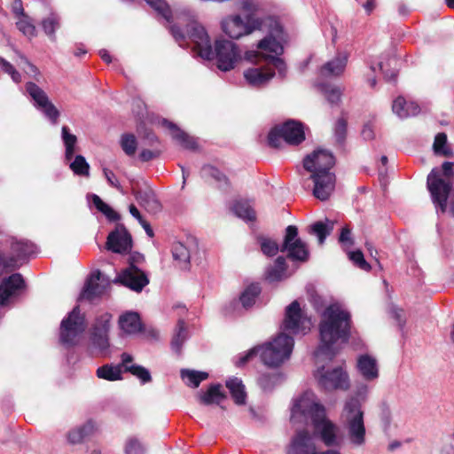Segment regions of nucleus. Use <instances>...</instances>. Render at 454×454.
Returning a JSON list of instances; mask_svg holds the SVG:
<instances>
[{
  "label": "nucleus",
  "instance_id": "1",
  "mask_svg": "<svg viewBox=\"0 0 454 454\" xmlns=\"http://www.w3.org/2000/svg\"><path fill=\"white\" fill-rule=\"evenodd\" d=\"M187 37L193 43V51L200 58L207 60L215 59L217 68L223 72L234 69L242 59L241 50L230 40H216L213 48L206 29L197 21H192L187 25Z\"/></svg>",
  "mask_w": 454,
  "mask_h": 454
},
{
  "label": "nucleus",
  "instance_id": "2",
  "mask_svg": "<svg viewBox=\"0 0 454 454\" xmlns=\"http://www.w3.org/2000/svg\"><path fill=\"white\" fill-rule=\"evenodd\" d=\"M293 423L312 424L315 434L328 447L340 446L341 438L338 436L339 428L325 417V410L317 403L312 391H305L294 403L291 411Z\"/></svg>",
  "mask_w": 454,
  "mask_h": 454
},
{
  "label": "nucleus",
  "instance_id": "3",
  "mask_svg": "<svg viewBox=\"0 0 454 454\" xmlns=\"http://www.w3.org/2000/svg\"><path fill=\"white\" fill-rule=\"evenodd\" d=\"M267 35L259 41L257 48L261 51H247L245 59L257 65L266 63L272 65L278 71V76L285 78L287 67L283 59L279 58L284 53L283 43L286 40V35L279 20L272 16L264 17L263 29Z\"/></svg>",
  "mask_w": 454,
  "mask_h": 454
},
{
  "label": "nucleus",
  "instance_id": "4",
  "mask_svg": "<svg viewBox=\"0 0 454 454\" xmlns=\"http://www.w3.org/2000/svg\"><path fill=\"white\" fill-rule=\"evenodd\" d=\"M320 345L314 352L318 357L325 356L332 360L337 351L333 345L338 341L347 342L350 337V314L338 304L328 306L322 314L319 324Z\"/></svg>",
  "mask_w": 454,
  "mask_h": 454
},
{
  "label": "nucleus",
  "instance_id": "5",
  "mask_svg": "<svg viewBox=\"0 0 454 454\" xmlns=\"http://www.w3.org/2000/svg\"><path fill=\"white\" fill-rule=\"evenodd\" d=\"M294 338L285 333H280L272 341L261 346H255L240 356L236 361V366L240 367L246 364L251 357L260 354L262 362L268 367H278L285 361L288 360L294 348Z\"/></svg>",
  "mask_w": 454,
  "mask_h": 454
},
{
  "label": "nucleus",
  "instance_id": "6",
  "mask_svg": "<svg viewBox=\"0 0 454 454\" xmlns=\"http://www.w3.org/2000/svg\"><path fill=\"white\" fill-rule=\"evenodd\" d=\"M257 242L262 254L269 257H272L281 251L286 253L288 259L304 262L309 256L307 245L298 237V228L295 225L286 227L281 247L275 240L265 236H258Z\"/></svg>",
  "mask_w": 454,
  "mask_h": 454
},
{
  "label": "nucleus",
  "instance_id": "7",
  "mask_svg": "<svg viewBox=\"0 0 454 454\" xmlns=\"http://www.w3.org/2000/svg\"><path fill=\"white\" fill-rule=\"evenodd\" d=\"M454 163L445 161L442 168H434L427 176V185L436 210L443 213L447 209V200L450 194Z\"/></svg>",
  "mask_w": 454,
  "mask_h": 454
},
{
  "label": "nucleus",
  "instance_id": "8",
  "mask_svg": "<svg viewBox=\"0 0 454 454\" xmlns=\"http://www.w3.org/2000/svg\"><path fill=\"white\" fill-rule=\"evenodd\" d=\"M343 412L348 442L354 447L364 446L366 442V429L361 403L356 398H350L346 402Z\"/></svg>",
  "mask_w": 454,
  "mask_h": 454
},
{
  "label": "nucleus",
  "instance_id": "9",
  "mask_svg": "<svg viewBox=\"0 0 454 454\" xmlns=\"http://www.w3.org/2000/svg\"><path fill=\"white\" fill-rule=\"evenodd\" d=\"M86 328L85 315L81 312L79 306H75L60 323L59 341L67 347L75 346Z\"/></svg>",
  "mask_w": 454,
  "mask_h": 454
},
{
  "label": "nucleus",
  "instance_id": "10",
  "mask_svg": "<svg viewBox=\"0 0 454 454\" xmlns=\"http://www.w3.org/2000/svg\"><path fill=\"white\" fill-rule=\"evenodd\" d=\"M282 140L291 145H298L305 140L304 128L301 122L288 120L281 125L275 126L268 135L270 147L279 148Z\"/></svg>",
  "mask_w": 454,
  "mask_h": 454
},
{
  "label": "nucleus",
  "instance_id": "11",
  "mask_svg": "<svg viewBox=\"0 0 454 454\" xmlns=\"http://www.w3.org/2000/svg\"><path fill=\"white\" fill-rule=\"evenodd\" d=\"M264 18L249 17L246 20L239 14L230 15L222 20L223 31L232 39H239L255 30L263 29Z\"/></svg>",
  "mask_w": 454,
  "mask_h": 454
},
{
  "label": "nucleus",
  "instance_id": "12",
  "mask_svg": "<svg viewBox=\"0 0 454 454\" xmlns=\"http://www.w3.org/2000/svg\"><path fill=\"white\" fill-rule=\"evenodd\" d=\"M310 327V319L301 311L300 303L294 301L286 309L282 329L293 334H306Z\"/></svg>",
  "mask_w": 454,
  "mask_h": 454
},
{
  "label": "nucleus",
  "instance_id": "13",
  "mask_svg": "<svg viewBox=\"0 0 454 454\" xmlns=\"http://www.w3.org/2000/svg\"><path fill=\"white\" fill-rule=\"evenodd\" d=\"M315 377L320 387L325 391L345 390L349 386L348 376L340 367L325 370V366H322L317 370Z\"/></svg>",
  "mask_w": 454,
  "mask_h": 454
},
{
  "label": "nucleus",
  "instance_id": "14",
  "mask_svg": "<svg viewBox=\"0 0 454 454\" xmlns=\"http://www.w3.org/2000/svg\"><path fill=\"white\" fill-rule=\"evenodd\" d=\"M114 283L121 284L136 293H141L149 284V278L144 270L134 264V262H131L116 276Z\"/></svg>",
  "mask_w": 454,
  "mask_h": 454
},
{
  "label": "nucleus",
  "instance_id": "15",
  "mask_svg": "<svg viewBox=\"0 0 454 454\" xmlns=\"http://www.w3.org/2000/svg\"><path fill=\"white\" fill-rule=\"evenodd\" d=\"M26 90L33 99L34 106L41 111L53 125L57 124L59 117V112L50 101L45 91L32 82H27Z\"/></svg>",
  "mask_w": 454,
  "mask_h": 454
},
{
  "label": "nucleus",
  "instance_id": "16",
  "mask_svg": "<svg viewBox=\"0 0 454 454\" xmlns=\"http://www.w3.org/2000/svg\"><path fill=\"white\" fill-rule=\"evenodd\" d=\"M112 315L103 313L96 317L90 330V341L95 348L105 351L109 348L108 333Z\"/></svg>",
  "mask_w": 454,
  "mask_h": 454
},
{
  "label": "nucleus",
  "instance_id": "17",
  "mask_svg": "<svg viewBox=\"0 0 454 454\" xmlns=\"http://www.w3.org/2000/svg\"><path fill=\"white\" fill-rule=\"evenodd\" d=\"M334 164V156L325 149H317L303 160L304 168L311 174L330 171Z\"/></svg>",
  "mask_w": 454,
  "mask_h": 454
},
{
  "label": "nucleus",
  "instance_id": "18",
  "mask_svg": "<svg viewBox=\"0 0 454 454\" xmlns=\"http://www.w3.org/2000/svg\"><path fill=\"white\" fill-rule=\"evenodd\" d=\"M316 435L298 430L286 448V454H317Z\"/></svg>",
  "mask_w": 454,
  "mask_h": 454
},
{
  "label": "nucleus",
  "instance_id": "19",
  "mask_svg": "<svg viewBox=\"0 0 454 454\" xmlns=\"http://www.w3.org/2000/svg\"><path fill=\"white\" fill-rule=\"evenodd\" d=\"M314 183L313 195L324 201L328 200L333 192L336 184V176L331 171L311 174L309 177Z\"/></svg>",
  "mask_w": 454,
  "mask_h": 454
},
{
  "label": "nucleus",
  "instance_id": "20",
  "mask_svg": "<svg viewBox=\"0 0 454 454\" xmlns=\"http://www.w3.org/2000/svg\"><path fill=\"white\" fill-rule=\"evenodd\" d=\"M106 248L114 253L125 254L132 247L131 235L123 224H117L115 229L108 234Z\"/></svg>",
  "mask_w": 454,
  "mask_h": 454
},
{
  "label": "nucleus",
  "instance_id": "21",
  "mask_svg": "<svg viewBox=\"0 0 454 454\" xmlns=\"http://www.w3.org/2000/svg\"><path fill=\"white\" fill-rule=\"evenodd\" d=\"M275 76V67L272 65L257 66L244 71V79L254 88H262Z\"/></svg>",
  "mask_w": 454,
  "mask_h": 454
},
{
  "label": "nucleus",
  "instance_id": "22",
  "mask_svg": "<svg viewBox=\"0 0 454 454\" xmlns=\"http://www.w3.org/2000/svg\"><path fill=\"white\" fill-rule=\"evenodd\" d=\"M109 286V283L104 276L97 271L92 273L86 280L84 287L79 296V300L93 301L101 296Z\"/></svg>",
  "mask_w": 454,
  "mask_h": 454
},
{
  "label": "nucleus",
  "instance_id": "23",
  "mask_svg": "<svg viewBox=\"0 0 454 454\" xmlns=\"http://www.w3.org/2000/svg\"><path fill=\"white\" fill-rule=\"evenodd\" d=\"M348 55L344 51L338 52L334 58L325 62L319 68V75L323 78L340 76L347 67Z\"/></svg>",
  "mask_w": 454,
  "mask_h": 454
},
{
  "label": "nucleus",
  "instance_id": "24",
  "mask_svg": "<svg viewBox=\"0 0 454 454\" xmlns=\"http://www.w3.org/2000/svg\"><path fill=\"white\" fill-rule=\"evenodd\" d=\"M24 287V279L20 273H14L3 279L0 285V306L5 304L8 299Z\"/></svg>",
  "mask_w": 454,
  "mask_h": 454
},
{
  "label": "nucleus",
  "instance_id": "25",
  "mask_svg": "<svg viewBox=\"0 0 454 454\" xmlns=\"http://www.w3.org/2000/svg\"><path fill=\"white\" fill-rule=\"evenodd\" d=\"M356 369L359 374L367 381H372L379 378V365L376 358L364 354L360 355L356 361Z\"/></svg>",
  "mask_w": 454,
  "mask_h": 454
},
{
  "label": "nucleus",
  "instance_id": "26",
  "mask_svg": "<svg viewBox=\"0 0 454 454\" xmlns=\"http://www.w3.org/2000/svg\"><path fill=\"white\" fill-rule=\"evenodd\" d=\"M119 326L126 334H136L142 331L143 325L139 314L127 311L119 317Z\"/></svg>",
  "mask_w": 454,
  "mask_h": 454
},
{
  "label": "nucleus",
  "instance_id": "27",
  "mask_svg": "<svg viewBox=\"0 0 454 454\" xmlns=\"http://www.w3.org/2000/svg\"><path fill=\"white\" fill-rule=\"evenodd\" d=\"M392 110L400 119L416 116L419 111V106L413 101H406L403 97L394 100Z\"/></svg>",
  "mask_w": 454,
  "mask_h": 454
},
{
  "label": "nucleus",
  "instance_id": "28",
  "mask_svg": "<svg viewBox=\"0 0 454 454\" xmlns=\"http://www.w3.org/2000/svg\"><path fill=\"white\" fill-rule=\"evenodd\" d=\"M135 197L140 206L150 213H157L161 209V205L154 191L150 188L137 192Z\"/></svg>",
  "mask_w": 454,
  "mask_h": 454
},
{
  "label": "nucleus",
  "instance_id": "29",
  "mask_svg": "<svg viewBox=\"0 0 454 454\" xmlns=\"http://www.w3.org/2000/svg\"><path fill=\"white\" fill-rule=\"evenodd\" d=\"M200 176L206 181H215L219 189L226 190L230 185L225 174L213 165H204L200 169Z\"/></svg>",
  "mask_w": 454,
  "mask_h": 454
},
{
  "label": "nucleus",
  "instance_id": "30",
  "mask_svg": "<svg viewBox=\"0 0 454 454\" xmlns=\"http://www.w3.org/2000/svg\"><path fill=\"white\" fill-rule=\"evenodd\" d=\"M162 125L172 131L173 138L176 140L183 147L189 150H196L197 142L194 137L189 136L187 133L177 128L175 123L166 119L162 120Z\"/></svg>",
  "mask_w": 454,
  "mask_h": 454
},
{
  "label": "nucleus",
  "instance_id": "31",
  "mask_svg": "<svg viewBox=\"0 0 454 454\" xmlns=\"http://www.w3.org/2000/svg\"><path fill=\"white\" fill-rule=\"evenodd\" d=\"M12 256L16 263L20 264L19 262L26 260L28 256L36 253V247L30 241L27 240H14L11 246Z\"/></svg>",
  "mask_w": 454,
  "mask_h": 454
},
{
  "label": "nucleus",
  "instance_id": "32",
  "mask_svg": "<svg viewBox=\"0 0 454 454\" xmlns=\"http://www.w3.org/2000/svg\"><path fill=\"white\" fill-rule=\"evenodd\" d=\"M188 329L186 323L184 319L180 318L177 321L176 326L174 330L173 337L170 342L171 349L177 355H181L182 348L184 342L188 340Z\"/></svg>",
  "mask_w": 454,
  "mask_h": 454
},
{
  "label": "nucleus",
  "instance_id": "33",
  "mask_svg": "<svg viewBox=\"0 0 454 454\" xmlns=\"http://www.w3.org/2000/svg\"><path fill=\"white\" fill-rule=\"evenodd\" d=\"M226 399V395L222 391L220 384H213L208 389L200 395V402L204 405H220Z\"/></svg>",
  "mask_w": 454,
  "mask_h": 454
},
{
  "label": "nucleus",
  "instance_id": "34",
  "mask_svg": "<svg viewBox=\"0 0 454 454\" xmlns=\"http://www.w3.org/2000/svg\"><path fill=\"white\" fill-rule=\"evenodd\" d=\"M172 255L182 270L190 268L191 249L182 242H176L172 246Z\"/></svg>",
  "mask_w": 454,
  "mask_h": 454
},
{
  "label": "nucleus",
  "instance_id": "35",
  "mask_svg": "<svg viewBox=\"0 0 454 454\" xmlns=\"http://www.w3.org/2000/svg\"><path fill=\"white\" fill-rule=\"evenodd\" d=\"M286 263L284 256H278L274 264L268 267L266 278L270 282L280 281L286 278Z\"/></svg>",
  "mask_w": 454,
  "mask_h": 454
},
{
  "label": "nucleus",
  "instance_id": "36",
  "mask_svg": "<svg viewBox=\"0 0 454 454\" xmlns=\"http://www.w3.org/2000/svg\"><path fill=\"white\" fill-rule=\"evenodd\" d=\"M226 387L230 390V393L236 404H245L247 394L245 392V387L242 384L241 380L238 378L230 379L226 381Z\"/></svg>",
  "mask_w": 454,
  "mask_h": 454
},
{
  "label": "nucleus",
  "instance_id": "37",
  "mask_svg": "<svg viewBox=\"0 0 454 454\" xmlns=\"http://www.w3.org/2000/svg\"><path fill=\"white\" fill-rule=\"evenodd\" d=\"M333 229V223L326 219L325 222L318 221L309 226V233L316 235L319 244H323L327 236L330 235Z\"/></svg>",
  "mask_w": 454,
  "mask_h": 454
},
{
  "label": "nucleus",
  "instance_id": "38",
  "mask_svg": "<svg viewBox=\"0 0 454 454\" xmlns=\"http://www.w3.org/2000/svg\"><path fill=\"white\" fill-rule=\"evenodd\" d=\"M233 213L239 218L252 222L256 218V215L251 205L247 200H236L231 207Z\"/></svg>",
  "mask_w": 454,
  "mask_h": 454
},
{
  "label": "nucleus",
  "instance_id": "39",
  "mask_svg": "<svg viewBox=\"0 0 454 454\" xmlns=\"http://www.w3.org/2000/svg\"><path fill=\"white\" fill-rule=\"evenodd\" d=\"M94 431V424L88 421L83 426L76 427L67 434V440L71 444L81 443L86 437Z\"/></svg>",
  "mask_w": 454,
  "mask_h": 454
},
{
  "label": "nucleus",
  "instance_id": "40",
  "mask_svg": "<svg viewBox=\"0 0 454 454\" xmlns=\"http://www.w3.org/2000/svg\"><path fill=\"white\" fill-rule=\"evenodd\" d=\"M180 376L187 386L195 388L200 386L201 381L207 379L208 373L195 370L182 369Z\"/></svg>",
  "mask_w": 454,
  "mask_h": 454
},
{
  "label": "nucleus",
  "instance_id": "41",
  "mask_svg": "<svg viewBox=\"0 0 454 454\" xmlns=\"http://www.w3.org/2000/svg\"><path fill=\"white\" fill-rule=\"evenodd\" d=\"M42 27L45 35L51 42L56 41V30L60 27V18L55 12H51L50 15L43 19L41 22Z\"/></svg>",
  "mask_w": 454,
  "mask_h": 454
},
{
  "label": "nucleus",
  "instance_id": "42",
  "mask_svg": "<svg viewBox=\"0 0 454 454\" xmlns=\"http://www.w3.org/2000/svg\"><path fill=\"white\" fill-rule=\"evenodd\" d=\"M283 380L284 376L280 372L265 373L259 377L258 384L264 392H270Z\"/></svg>",
  "mask_w": 454,
  "mask_h": 454
},
{
  "label": "nucleus",
  "instance_id": "43",
  "mask_svg": "<svg viewBox=\"0 0 454 454\" xmlns=\"http://www.w3.org/2000/svg\"><path fill=\"white\" fill-rule=\"evenodd\" d=\"M61 138L65 145V157L66 160H70L73 159L75 153V146L77 143V137L70 133L67 126H63L61 129Z\"/></svg>",
  "mask_w": 454,
  "mask_h": 454
},
{
  "label": "nucleus",
  "instance_id": "44",
  "mask_svg": "<svg viewBox=\"0 0 454 454\" xmlns=\"http://www.w3.org/2000/svg\"><path fill=\"white\" fill-rule=\"evenodd\" d=\"M261 293L259 284H251L240 294L239 300L245 309L252 307Z\"/></svg>",
  "mask_w": 454,
  "mask_h": 454
},
{
  "label": "nucleus",
  "instance_id": "45",
  "mask_svg": "<svg viewBox=\"0 0 454 454\" xmlns=\"http://www.w3.org/2000/svg\"><path fill=\"white\" fill-rule=\"evenodd\" d=\"M97 376L110 381H114L121 379V365L105 364L98 367L97 370Z\"/></svg>",
  "mask_w": 454,
  "mask_h": 454
},
{
  "label": "nucleus",
  "instance_id": "46",
  "mask_svg": "<svg viewBox=\"0 0 454 454\" xmlns=\"http://www.w3.org/2000/svg\"><path fill=\"white\" fill-rule=\"evenodd\" d=\"M120 145L127 156H133L137 149V140L133 134L124 133L121 136Z\"/></svg>",
  "mask_w": 454,
  "mask_h": 454
},
{
  "label": "nucleus",
  "instance_id": "47",
  "mask_svg": "<svg viewBox=\"0 0 454 454\" xmlns=\"http://www.w3.org/2000/svg\"><path fill=\"white\" fill-rule=\"evenodd\" d=\"M159 15L164 18L168 22L172 20V12L169 5L165 0H145Z\"/></svg>",
  "mask_w": 454,
  "mask_h": 454
},
{
  "label": "nucleus",
  "instance_id": "48",
  "mask_svg": "<svg viewBox=\"0 0 454 454\" xmlns=\"http://www.w3.org/2000/svg\"><path fill=\"white\" fill-rule=\"evenodd\" d=\"M69 167L77 176H90V165L82 155H76Z\"/></svg>",
  "mask_w": 454,
  "mask_h": 454
},
{
  "label": "nucleus",
  "instance_id": "49",
  "mask_svg": "<svg viewBox=\"0 0 454 454\" xmlns=\"http://www.w3.org/2000/svg\"><path fill=\"white\" fill-rule=\"evenodd\" d=\"M433 148L437 155L450 156L451 154V151L447 146V135L443 132L435 136Z\"/></svg>",
  "mask_w": 454,
  "mask_h": 454
},
{
  "label": "nucleus",
  "instance_id": "50",
  "mask_svg": "<svg viewBox=\"0 0 454 454\" xmlns=\"http://www.w3.org/2000/svg\"><path fill=\"white\" fill-rule=\"evenodd\" d=\"M321 90L331 105L340 103L342 92L339 87L331 84H321Z\"/></svg>",
  "mask_w": 454,
  "mask_h": 454
},
{
  "label": "nucleus",
  "instance_id": "51",
  "mask_svg": "<svg viewBox=\"0 0 454 454\" xmlns=\"http://www.w3.org/2000/svg\"><path fill=\"white\" fill-rule=\"evenodd\" d=\"M16 22L17 28L26 36L34 37L35 36V27L32 24L30 18L27 15H23L18 18Z\"/></svg>",
  "mask_w": 454,
  "mask_h": 454
},
{
  "label": "nucleus",
  "instance_id": "52",
  "mask_svg": "<svg viewBox=\"0 0 454 454\" xmlns=\"http://www.w3.org/2000/svg\"><path fill=\"white\" fill-rule=\"evenodd\" d=\"M333 135L335 143L342 146L347 136V121L344 118H340L335 122Z\"/></svg>",
  "mask_w": 454,
  "mask_h": 454
},
{
  "label": "nucleus",
  "instance_id": "53",
  "mask_svg": "<svg viewBox=\"0 0 454 454\" xmlns=\"http://www.w3.org/2000/svg\"><path fill=\"white\" fill-rule=\"evenodd\" d=\"M126 372H130L139 379L142 384L148 383L152 380L150 372L142 365L131 364L130 366H127Z\"/></svg>",
  "mask_w": 454,
  "mask_h": 454
},
{
  "label": "nucleus",
  "instance_id": "54",
  "mask_svg": "<svg viewBox=\"0 0 454 454\" xmlns=\"http://www.w3.org/2000/svg\"><path fill=\"white\" fill-rule=\"evenodd\" d=\"M125 454H145V447L137 437H129L126 441Z\"/></svg>",
  "mask_w": 454,
  "mask_h": 454
},
{
  "label": "nucleus",
  "instance_id": "55",
  "mask_svg": "<svg viewBox=\"0 0 454 454\" xmlns=\"http://www.w3.org/2000/svg\"><path fill=\"white\" fill-rule=\"evenodd\" d=\"M348 259L359 269L369 271L371 265L365 261L361 250L351 251L348 253Z\"/></svg>",
  "mask_w": 454,
  "mask_h": 454
},
{
  "label": "nucleus",
  "instance_id": "56",
  "mask_svg": "<svg viewBox=\"0 0 454 454\" xmlns=\"http://www.w3.org/2000/svg\"><path fill=\"white\" fill-rule=\"evenodd\" d=\"M0 67L4 73L10 74L14 82L18 83L21 81L20 74L14 68V67L9 61H7L2 57H0Z\"/></svg>",
  "mask_w": 454,
  "mask_h": 454
},
{
  "label": "nucleus",
  "instance_id": "57",
  "mask_svg": "<svg viewBox=\"0 0 454 454\" xmlns=\"http://www.w3.org/2000/svg\"><path fill=\"white\" fill-rule=\"evenodd\" d=\"M241 9L247 12L246 18L255 17L254 14L260 10V4L257 0H240Z\"/></svg>",
  "mask_w": 454,
  "mask_h": 454
},
{
  "label": "nucleus",
  "instance_id": "58",
  "mask_svg": "<svg viewBox=\"0 0 454 454\" xmlns=\"http://www.w3.org/2000/svg\"><path fill=\"white\" fill-rule=\"evenodd\" d=\"M104 176L108 183L109 185L112 187L116 188L118 191H120L121 193H124L123 188L121 185L117 176L109 168H103Z\"/></svg>",
  "mask_w": 454,
  "mask_h": 454
},
{
  "label": "nucleus",
  "instance_id": "59",
  "mask_svg": "<svg viewBox=\"0 0 454 454\" xmlns=\"http://www.w3.org/2000/svg\"><path fill=\"white\" fill-rule=\"evenodd\" d=\"M339 241L343 247H350L354 245V240L351 237V230L348 226H344L341 229Z\"/></svg>",
  "mask_w": 454,
  "mask_h": 454
},
{
  "label": "nucleus",
  "instance_id": "60",
  "mask_svg": "<svg viewBox=\"0 0 454 454\" xmlns=\"http://www.w3.org/2000/svg\"><path fill=\"white\" fill-rule=\"evenodd\" d=\"M19 267L20 264L16 263V260L14 258L4 259L0 254V276L3 274L4 270H14Z\"/></svg>",
  "mask_w": 454,
  "mask_h": 454
},
{
  "label": "nucleus",
  "instance_id": "61",
  "mask_svg": "<svg viewBox=\"0 0 454 454\" xmlns=\"http://www.w3.org/2000/svg\"><path fill=\"white\" fill-rule=\"evenodd\" d=\"M391 313L393 317L396 320L400 329L403 330L406 321L403 310L402 309L393 307L391 309Z\"/></svg>",
  "mask_w": 454,
  "mask_h": 454
},
{
  "label": "nucleus",
  "instance_id": "62",
  "mask_svg": "<svg viewBox=\"0 0 454 454\" xmlns=\"http://www.w3.org/2000/svg\"><path fill=\"white\" fill-rule=\"evenodd\" d=\"M160 155V151L158 150H148V149H144L141 151V153H139V160L143 162H147V161H150L155 158H157L158 156Z\"/></svg>",
  "mask_w": 454,
  "mask_h": 454
},
{
  "label": "nucleus",
  "instance_id": "63",
  "mask_svg": "<svg viewBox=\"0 0 454 454\" xmlns=\"http://www.w3.org/2000/svg\"><path fill=\"white\" fill-rule=\"evenodd\" d=\"M169 29L175 40L180 46H183V43L186 40V35L180 30L179 27L176 25L171 26Z\"/></svg>",
  "mask_w": 454,
  "mask_h": 454
},
{
  "label": "nucleus",
  "instance_id": "64",
  "mask_svg": "<svg viewBox=\"0 0 454 454\" xmlns=\"http://www.w3.org/2000/svg\"><path fill=\"white\" fill-rule=\"evenodd\" d=\"M91 201L95 207L104 214V212L109 207V205L104 202L101 198L97 194H92L91 196Z\"/></svg>",
  "mask_w": 454,
  "mask_h": 454
}]
</instances>
